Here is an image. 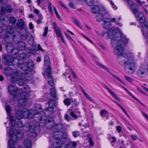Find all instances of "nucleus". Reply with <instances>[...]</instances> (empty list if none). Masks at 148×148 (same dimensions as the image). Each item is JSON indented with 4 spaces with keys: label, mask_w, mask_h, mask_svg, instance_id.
<instances>
[{
    "label": "nucleus",
    "mask_w": 148,
    "mask_h": 148,
    "mask_svg": "<svg viewBox=\"0 0 148 148\" xmlns=\"http://www.w3.org/2000/svg\"><path fill=\"white\" fill-rule=\"evenodd\" d=\"M9 20L10 23L13 24H14L16 21V18L13 16L10 17Z\"/></svg>",
    "instance_id": "a19ab883"
},
{
    "label": "nucleus",
    "mask_w": 148,
    "mask_h": 148,
    "mask_svg": "<svg viewBox=\"0 0 148 148\" xmlns=\"http://www.w3.org/2000/svg\"><path fill=\"white\" fill-rule=\"evenodd\" d=\"M4 58L6 59L7 61L10 62L9 64H12L15 68L19 67L23 71H32L34 67V64L33 62L31 60H29L27 63L24 62L22 63L20 65L19 64V60L16 58H14V63L12 62L11 57L8 55H5Z\"/></svg>",
    "instance_id": "20e7f679"
},
{
    "label": "nucleus",
    "mask_w": 148,
    "mask_h": 148,
    "mask_svg": "<svg viewBox=\"0 0 148 148\" xmlns=\"http://www.w3.org/2000/svg\"><path fill=\"white\" fill-rule=\"evenodd\" d=\"M4 74L7 76H10V80L12 83L18 82V84L20 86L25 83L27 80L29 79L23 77L21 72L18 70L12 69L9 67H7L4 69Z\"/></svg>",
    "instance_id": "f03ea898"
},
{
    "label": "nucleus",
    "mask_w": 148,
    "mask_h": 148,
    "mask_svg": "<svg viewBox=\"0 0 148 148\" xmlns=\"http://www.w3.org/2000/svg\"><path fill=\"white\" fill-rule=\"evenodd\" d=\"M107 34L106 39L108 40L110 39H111V43L112 40L118 41V42H121V38L125 37H122L120 32V30L118 27L110 28L109 29L107 32H103L101 36L103 37L104 35Z\"/></svg>",
    "instance_id": "423d86ee"
},
{
    "label": "nucleus",
    "mask_w": 148,
    "mask_h": 148,
    "mask_svg": "<svg viewBox=\"0 0 148 148\" xmlns=\"http://www.w3.org/2000/svg\"><path fill=\"white\" fill-rule=\"evenodd\" d=\"M115 103L117 104L118 106L121 108V109L123 110V111L124 112L125 114L127 115V116L129 118H130V117L128 114L127 113L125 110V109L119 104L118 103H117L116 102H115Z\"/></svg>",
    "instance_id": "c03bdc74"
},
{
    "label": "nucleus",
    "mask_w": 148,
    "mask_h": 148,
    "mask_svg": "<svg viewBox=\"0 0 148 148\" xmlns=\"http://www.w3.org/2000/svg\"><path fill=\"white\" fill-rule=\"evenodd\" d=\"M8 89L10 94L12 95L14 98L19 95L22 92L21 89L16 87L15 86L11 84L8 86Z\"/></svg>",
    "instance_id": "ddd939ff"
},
{
    "label": "nucleus",
    "mask_w": 148,
    "mask_h": 148,
    "mask_svg": "<svg viewBox=\"0 0 148 148\" xmlns=\"http://www.w3.org/2000/svg\"><path fill=\"white\" fill-rule=\"evenodd\" d=\"M137 73L141 77L148 76V63H141L138 68Z\"/></svg>",
    "instance_id": "9b49d317"
},
{
    "label": "nucleus",
    "mask_w": 148,
    "mask_h": 148,
    "mask_svg": "<svg viewBox=\"0 0 148 148\" xmlns=\"http://www.w3.org/2000/svg\"><path fill=\"white\" fill-rule=\"evenodd\" d=\"M4 39L5 41L7 43V45H6V49L7 52L8 53H12V55L10 56L7 54H4L3 56V58L5 60L7 64L8 65H10L11 64H9L10 62L7 61L6 59L4 58V56L5 55H7L10 56L11 57L12 62H13L14 63L15 62L14 61V58H16V57H17L16 55L18 52V50L17 49L14 48L13 45H12L11 42H8V40L11 39V38H9V36H7L6 37H5Z\"/></svg>",
    "instance_id": "0eeeda50"
},
{
    "label": "nucleus",
    "mask_w": 148,
    "mask_h": 148,
    "mask_svg": "<svg viewBox=\"0 0 148 148\" xmlns=\"http://www.w3.org/2000/svg\"><path fill=\"white\" fill-rule=\"evenodd\" d=\"M125 78L129 82H131L133 81L132 79L131 78L126 76H125Z\"/></svg>",
    "instance_id": "bf43d9fd"
},
{
    "label": "nucleus",
    "mask_w": 148,
    "mask_h": 148,
    "mask_svg": "<svg viewBox=\"0 0 148 148\" xmlns=\"http://www.w3.org/2000/svg\"><path fill=\"white\" fill-rule=\"evenodd\" d=\"M121 20V18L120 16L118 18H113L110 19L107 18H103V27L105 29H108L111 25V22L115 23L116 25L120 27L123 26V24L119 22Z\"/></svg>",
    "instance_id": "9d476101"
},
{
    "label": "nucleus",
    "mask_w": 148,
    "mask_h": 148,
    "mask_svg": "<svg viewBox=\"0 0 148 148\" xmlns=\"http://www.w3.org/2000/svg\"><path fill=\"white\" fill-rule=\"evenodd\" d=\"M29 114L30 115V116H32V118H25L27 119H32L33 118H35V117H36V119H35V120L36 121V123H34L33 122L32 123H29V122H28V123H29L30 124H31V125L32 126V125H33L34 124L35 125H36L37 123H38V122L39 123V118H40V117H41L40 116V114H39L38 113H36L35 111L34 110H33L32 109L30 110H28V113L27 114V115ZM27 122L25 123V126H26L29 130V131H30L29 130V128L28 126V125H27L26 124V123ZM35 123H36V122H35Z\"/></svg>",
    "instance_id": "f8f14e48"
},
{
    "label": "nucleus",
    "mask_w": 148,
    "mask_h": 148,
    "mask_svg": "<svg viewBox=\"0 0 148 148\" xmlns=\"http://www.w3.org/2000/svg\"><path fill=\"white\" fill-rule=\"evenodd\" d=\"M53 28L55 30L56 29H58V28H59L58 27L57 24L55 22H53Z\"/></svg>",
    "instance_id": "69168bd1"
},
{
    "label": "nucleus",
    "mask_w": 148,
    "mask_h": 148,
    "mask_svg": "<svg viewBox=\"0 0 148 148\" xmlns=\"http://www.w3.org/2000/svg\"><path fill=\"white\" fill-rule=\"evenodd\" d=\"M63 102L66 106H69L71 104V100L69 98H66L64 99Z\"/></svg>",
    "instance_id": "ea45409f"
},
{
    "label": "nucleus",
    "mask_w": 148,
    "mask_h": 148,
    "mask_svg": "<svg viewBox=\"0 0 148 148\" xmlns=\"http://www.w3.org/2000/svg\"><path fill=\"white\" fill-rule=\"evenodd\" d=\"M35 108V111L36 113H37L39 114H40V112L42 111V106L40 104H36L34 107Z\"/></svg>",
    "instance_id": "c85d7f7f"
},
{
    "label": "nucleus",
    "mask_w": 148,
    "mask_h": 148,
    "mask_svg": "<svg viewBox=\"0 0 148 148\" xmlns=\"http://www.w3.org/2000/svg\"><path fill=\"white\" fill-rule=\"evenodd\" d=\"M16 116L17 119H20L23 118H32L29 114L27 115L28 113V109L26 108H24L22 110H19L15 111Z\"/></svg>",
    "instance_id": "4468645a"
},
{
    "label": "nucleus",
    "mask_w": 148,
    "mask_h": 148,
    "mask_svg": "<svg viewBox=\"0 0 148 148\" xmlns=\"http://www.w3.org/2000/svg\"><path fill=\"white\" fill-rule=\"evenodd\" d=\"M64 34L68 39L71 41H74V40L68 34L66 33H64Z\"/></svg>",
    "instance_id": "052dcab7"
},
{
    "label": "nucleus",
    "mask_w": 148,
    "mask_h": 148,
    "mask_svg": "<svg viewBox=\"0 0 148 148\" xmlns=\"http://www.w3.org/2000/svg\"><path fill=\"white\" fill-rule=\"evenodd\" d=\"M69 5L70 7L74 9L75 8V5L72 3H70L69 4Z\"/></svg>",
    "instance_id": "774afa93"
},
{
    "label": "nucleus",
    "mask_w": 148,
    "mask_h": 148,
    "mask_svg": "<svg viewBox=\"0 0 148 148\" xmlns=\"http://www.w3.org/2000/svg\"><path fill=\"white\" fill-rule=\"evenodd\" d=\"M47 2L48 4L47 8L49 12L51 15H52L53 14V10L52 7V4L48 0H47Z\"/></svg>",
    "instance_id": "72a5a7b5"
},
{
    "label": "nucleus",
    "mask_w": 148,
    "mask_h": 148,
    "mask_svg": "<svg viewBox=\"0 0 148 148\" xmlns=\"http://www.w3.org/2000/svg\"><path fill=\"white\" fill-rule=\"evenodd\" d=\"M24 148H30L31 146V142L29 139L25 140L24 142Z\"/></svg>",
    "instance_id": "2f4dec72"
},
{
    "label": "nucleus",
    "mask_w": 148,
    "mask_h": 148,
    "mask_svg": "<svg viewBox=\"0 0 148 148\" xmlns=\"http://www.w3.org/2000/svg\"><path fill=\"white\" fill-rule=\"evenodd\" d=\"M48 103L49 106L48 107L54 109L56 106L55 102L54 100L52 99H50Z\"/></svg>",
    "instance_id": "473e14b6"
},
{
    "label": "nucleus",
    "mask_w": 148,
    "mask_h": 148,
    "mask_svg": "<svg viewBox=\"0 0 148 148\" xmlns=\"http://www.w3.org/2000/svg\"><path fill=\"white\" fill-rule=\"evenodd\" d=\"M115 103L117 104L118 106L121 108V109L123 110V111L124 112L125 114L127 115V116L129 118H130V117L128 114L127 113L125 110V109L119 104L118 103H117L116 102H115Z\"/></svg>",
    "instance_id": "09e8293b"
},
{
    "label": "nucleus",
    "mask_w": 148,
    "mask_h": 148,
    "mask_svg": "<svg viewBox=\"0 0 148 148\" xmlns=\"http://www.w3.org/2000/svg\"><path fill=\"white\" fill-rule=\"evenodd\" d=\"M18 51L17 52V53H18ZM17 55H16V56H17V57H16V58L18 59V60L19 59L21 60H23L25 58L26 56V55L25 53H21L20 55H19L18 56L19 58H18V56H17Z\"/></svg>",
    "instance_id": "c9c22d12"
},
{
    "label": "nucleus",
    "mask_w": 148,
    "mask_h": 148,
    "mask_svg": "<svg viewBox=\"0 0 148 148\" xmlns=\"http://www.w3.org/2000/svg\"><path fill=\"white\" fill-rule=\"evenodd\" d=\"M9 136L11 138L9 141V148H16L17 147V145L16 144L17 140H21L23 137L22 132L20 130H14L11 127L10 129ZM18 148H22V147L20 146Z\"/></svg>",
    "instance_id": "39448f33"
},
{
    "label": "nucleus",
    "mask_w": 148,
    "mask_h": 148,
    "mask_svg": "<svg viewBox=\"0 0 148 148\" xmlns=\"http://www.w3.org/2000/svg\"><path fill=\"white\" fill-rule=\"evenodd\" d=\"M53 138L54 139L53 144V148H61L64 145V143L60 140L58 139L59 137L58 135L53 136Z\"/></svg>",
    "instance_id": "dca6fc26"
},
{
    "label": "nucleus",
    "mask_w": 148,
    "mask_h": 148,
    "mask_svg": "<svg viewBox=\"0 0 148 148\" xmlns=\"http://www.w3.org/2000/svg\"><path fill=\"white\" fill-rule=\"evenodd\" d=\"M6 31L9 34H13V37L14 36H16L17 35L18 36L21 34L17 32H15V34H14V29L13 28L10 26H7L6 28ZM13 37H12L13 38Z\"/></svg>",
    "instance_id": "5701e85b"
},
{
    "label": "nucleus",
    "mask_w": 148,
    "mask_h": 148,
    "mask_svg": "<svg viewBox=\"0 0 148 148\" xmlns=\"http://www.w3.org/2000/svg\"><path fill=\"white\" fill-rule=\"evenodd\" d=\"M121 42L112 40L111 45L114 48V53L117 56V61L121 64H125L124 69L125 72L128 74L133 73L136 68V63L132 58L128 57L124 52L123 47L128 42V39L125 37L121 38Z\"/></svg>",
    "instance_id": "f257e3e1"
},
{
    "label": "nucleus",
    "mask_w": 148,
    "mask_h": 148,
    "mask_svg": "<svg viewBox=\"0 0 148 148\" xmlns=\"http://www.w3.org/2000/svg\"><path fill=\"white\" fill-rule=\"evenodd\" d=\"M56 36L57 37H62L63 36L62 34V32L61 29L60 28H58L55 30Z\"/></svg>",
    "instance_id": "f704fd0d"
},
{
    "label": "nucleus",
    "mask_w": 148,
    "mask_h": 148,
    "mask_svg": "<svg viewBox=\"0 0 148 148\" xmlns=\"http://www.w3.org/2000/svg\"><path fill=\"white\" fill-rule=\"evenodd\" d=\"M132 139L133 141H135L137 139H139L138 137L136 134H132L130 136Z\"/></svg>",
    "instance_id": "5fc2aeb1"
},
{
    "label": "nucleus",
    "mask_w": 148,
    "mask_h": 148,
    "mask_svg": "<svg viewBox=\"0 0 148 148\" xmlns=\"http://www.w3.org/2000/svg\"><path fill=\"white\" fill-rule=\"evenodd\" d=\"M5 110L9 117L10 123L12 127H14L15 125L16 121L15 118L12 116L10 112L12 110L10 107L8 105H6Z\"/></svg>",
    "instance_id": "f3484780"
},
{
    "label": "nucleus",
    "mask_w": 148,
    "mask_h": 148,
    "mask_svg": "<svg viewBox=\"0 0 148 148\" xmlns=\"http://www.w3.org/2000/svg\"><path fill=\"white\" fill-rule=\"evenodd\" d=\"M31 91L30 88L27 85L25 86L23 88V91H22V92L21 93V97L23 96H25L27 97V94L29 93Z\"/></svg>",
    "instance_id": "b1692460"
},
{
    "label": "nucleus",
    "mask_w": 148,
    "mask_h": 148,
    "mask_svg": "<svg viewBox=\"0 0 148 148\" xmlns=\"http://www.w3.org/2000/svg\"><path fill=\"white\" fill-rule=\"evenodd\" d=\"M65 119L68 121H69L71 120L70 116L68 114H65L64 116Z\"/></svg>",
    "instance_id": "338daca9"
},
{
    "label": "nucleus",
    "mask_w": 148,
    "mask_h": 148,
    "mask_svg": "<svg viewBox=\"0 0 148 148\" xmlns=\"http://www.w3.org/2000/svg\"><path fill=\"white\" fill-rule=\"evenodd\" d=\"M16 125L18 128H21L23 127V122L21 120H18L16 123Z\"/></svg>",
    "instance_id": "37998d69"
},
{
    "label": "nucleus",
    "mask_w": 148,
    "mask_h": 148,
    "mask_svg": "<svg viewBox=\"0 0 148 148\" xmlns=\"http://www.w3.org/2000/svg\"><path fill=\"white\" fill-rule=\"evenodd\" d=\"M104 87L108 90L110 94L115 99L118 101H119L120 100L119 97L107 86H105Z\"/></svg>",
    "instance_id": "bb28decb"
},
{
    "label": "nucleus",
    "mask_w": 148,
    "mask_h": 148,
    "mask_svg": "<svg viewBox=\"0 0 148 148\" xmlns=\"http://www.w3.org/2000/svg\"><path fill=\"white\" fill-rule=\"evenodd\" d=\"M130 9L132 13L134 14L137 20L140 24H141V25H140L141 28L142 26H145L146 23H148L145 22V17L142 12H140L138 14L139 8L136 5H134V6L130 7Z\"/></svg>",
    "instance_id": "1a4fd4ad"
},
{
    "label": "nucleus",
    "mask_w": 148,
    "mask_h": 148,
    "mask_svg": "<svg viewBox=\"0 0 148 148\" xmlns=\"http://www.w3.org/2000/svg\"><path fill=\"white\" fill-rule=\"evenodd\" d=\"M127 2L129 5V7L130 8V7H131L134 6V5H136V4L134 3L132 0H126Z\"/></svg>",
    "instance_id": "603ef678"
},
{
    "label": "nucleus",
    "mask_w": 148,
    "mask_h": 148,
    "mask_svg": "<svg viewBox=\"0 0 148 148\" xmlns=\"http://www.w3.org/2000/svg\"><path fill=\"white\" fill-rule=\"evenodd\" d=\"M21 38L18 37L19 36L17 35L16 36H14L12 39L13 41L17 44V49L19 50H24L26 48V44L24 42L18 40L20 39L23 40H25L27 36V32L26 30L25 29L23 31L22 33L20 34Z\"/></svg>",
    "instance_id": "6e6552de"
},
{
    "label": "nucleus",
    "mask_w": 148,
    "mask_h": 148,
    "mask_svg": "<svg viewBox=\"0 0 148 148\" xmlns=\"http://www.w3.org/2000/svg\"><path fill=\"white\" fill-rule=\"evenodd\" d=\"M51 71L50 67L48 66L46 70V73L48 77H51Z\"/></svg>",
    "instance_id": "58836bf2"
},
{
    "label": "nucleus",
    "mask_w": 148,
    "mask_h": 148,
    "mask_svg": "<svg viewBox=\"0 0 148 148\" xmlns=\"http://www.w3.org/2000/svg\"><path fill=\"white\" fill-rule=\"evenodd\" d=\"M95 64L99 66V67L106 71L114 77L119 81L121 83L123 84H124V82H123L119 77L113 74L110 72L109 69L107 67L98 62H96Z\"/></svg>",
    "instance_id": "2eb2a0df"
},
{
    "label": "nucleus",
    "mask_w": 148,
    "mask_h": 148,
    "mask_svg": "<svg viewBox=\"0 0 148 148\" xmlns=\"http://www.w3.org/2000/svg\"><path fill=\"white\" fill-rule=\"evenodd\" d=\"M27 100V97L26 96H23L18 101V106L20 107L25 106L26 104Z\"/></svg>",
    "instance_id": "412c9836"
},
{
    "label": "nucleus",
    "mask_w": 148,
    "mask_h": 148,
    "mask_svg": "<svg viewBox=\"0 0 148 148\" xmlns=\"http://www.w3.org/2000/svg\"><path fill=\"white\" fill-rule=\"evenodd\" d=\"M115 103L117 104L118 106L121 108V109L123 110V111L124 112L125 114L127 115V116L129 118H130V117L128 114L127 113L125 110V109L119 104L118 103H117L116 102H115Z\"/></svg>",
    "instance_id": "a18cd8bd"
},
{
    "label": "nucleus",
    "mask_w": 148,
    "mask_h": 148,
    "mask_svg": "<svg viewBox=\"0 0 148 148\" xmlns=\"http://www.w3.org/2000/svg\"><path fill=\"white\" fill-rule=\"evenodd\" d=\"M50 64V60L49 56L47 55L45 56V64L47 66H49Z\"/></svg>",
    "instance_id": "4c0bfd02"
},
{
    "label": "nucleus",
    "mask_w": 148,
    "mask_h": 148,
    "mask_svg": "<svg viewBox=\"0 0 148 148\" xmlns=\"http://www.w3.org/2000/svg\"><path fill=\"white\" fill-rule=\"evenodd\" d=\"M39 123H37L36 125L34 124L33 125H31V124L27 122L26 124L29 125L28 126L29 128L30 132L32 133V135L34 137H36L37 136L38 133L39 132V127L45 126L48 129L51 128L54 125V121L52 118H49L45 119H42V118L40 117L39 118Z\"/></svg>",
    "instance_id": "7ed1b4c3"
},
{
    "label": "nucleus",
    "mask_w": 148,
    "mask_h": 148,
    "mask_svg": "<svg viewBox=\"0 0 148 148\" xmlns=\"http://www.w3.org/2000/svg\"><path fill=\"white\" fill-rule=\"evenodd\" d=\"M103 9L104 8H101L97 5H94L92 7L91 11L93 13L97 14L99 13V11L101 12V10H103Z\"/></svg>",
    "instance_id": "393cba45"
},
{
    "label": "nucleus",
    "mask_w": 148,
    "mask_h": 148,
    "mask_svg": "<svg viewBox=\"0 0 148 148\" xmlns=\"http://www.w3.org/2000/svg\"><path fill=\"white\" fill-rule=\"evenodd\" d=\"M1 8V7L0 8ZM0 11V13L1 14H3L5 12L7 13H10L13 11V9L8 4H6L5 7H1Z\"/></svg>",
    "instance_id": "6ab92c4d"
},
{
    "label": "nucleus",
    "mask_w": 148,
    "mask_h": 148,
    "mask_svg": "<svg viewBox=\"0 0 148 148\" xmlns=\"http://www.w3.org/2000/svg\"><path fill=\"white\" fill-rule=\"evenodd\" d=\"M73 22L76 25L78 26H79V21L76 19H73Z\"/></svg>",
    "instance_id": "e2e57ef3"
},
{
    "label": "nucleus",
    "mask_w": 148,
    "mask_h": 148,
    "mask_svg": "<svg viewBox=\"0 0 148 148\" xmlns=\"http://www.w3.org/2000/svg\"><path fill=\"white\" fill-rule=\"evenodd\" d=\"M115 103L117 104L118 106L121 108V109L123 110V111L124 112L125 114L127 115V116L129 118H130V117L128 114L127 113L125 110V109L119 104L118 103H117L116 102H115Z\"/></svg>",
    "instance_id": "49530a36"
},
{
    "label": "nucleus",
    "mask_w": 148,
    "mask_h": 148,
    "mask_svg": "<svg viewBox=\"0 0 148 148\" xmlns=\"http://www.w3.org/2000/svg\"><path fill=\"white\" fill-rule=\"evenodd\" d=\"M57 90L54 87L51 88L50 89V94L51 96L54 98H56L57 96Z\"/></svg>",
    "instance_id": "cd10ccee"
},
{
    "label": "nucleus",
    "mask_w": 148,
    "mask_h": 148,
    "mask_svg": "<svg viewBox=\"0 0 148 148\" xmlns=\"http://www.w3.org/2000/svg\"><path fill=\"white\" fill-rule=\"evenodd\" d=\"M106 13V11L105 9H103V10L101 11L100 13L96 16V20L97 22H101L103 20V15Z\"/></svg>",
    "instance_id": "4be33fe9"
},
{
    "label": "nucleus",
    "mask_w": 148,
    "mask_h": 148,
    "mask_svg": "<svg viewBox=\"0 0 148 148\" xmlns=\"http://www.w3.org/2000/svg\"><path fill=\"white\" fill-rule=\"evenodd\" d=\"M84 1H85L87 5L89 6H92L94 3V0H85Z\"/></svg>",
    "instance_id": "3c124183"
},
{
    "label": "nucleus",
    "mask_w": 148,
    "mask_h": 148,
    "mask_svg": "<svg viewBox=\"0 0 148 148\" xmlns=\"http://www.w3.org/2000/svg\"><path fill=\"white\" fill-rule=\"evenodd\" d=\"M123 88L125 90H126V91L128 92V93L129 94V95L133 98L136 101H138L139 103H140L141 104L143 105V106H145L140 101H139L135 97H134L132 94L126 88H125V87L123 86Z\"/></svg>",
    "instance_id": "e433bc0d"
},
{
    "label": "nucleus",
    "mask_w": 148,
    "mask_h": 148,
    "mask_svg": "<svg viewBox=\"0 0 148 148\" xmlns=\"http://www.w3.org/2000/svg\"><path fill=\"white\" fill-rule=\"evenodd\" d=\"M54 112V109L47 107L44 109L42 113L44 116L47 117L49 116Z\"/></svg>",
    "instance_id": "aec40b11"
},
{
    "label": "nucleus",
    "mask_w": 148,
    "mask_h": 148,
    "mask_svg": "<svg viewBox=\"0 0 148 148\" xmlns=\"http://www.w3.org/2000/svg\"><path fill=\"white\" fill-rule=\"evenodd\" d=\"M48 27H46L45 28L44 31V32L43 35L44 36H46L48 32Z\"/></svg>",
    "instance_id": "13d9d810"
},
{
    "label": "nucleus",
    "mask_w": 148,
    "mask_h": 148,
    "mask_svg": "<svg viewBox=\"0 0 148 148\" xmlns=\"http://www.w3.org/2000/svg\"><path fill=\"white\" fill-rule=\"evenodd\" d=\"M115 103L117 104L118 106L121 108V109L123 110V111L124 112L125 114L127 115V116L129 118H130V117L128 114L127 113L125 110V109L119 104L118 103H117L116 102H115Z\"/></svg>",
    "instance_id": "8fccbe9b"
},
{
    "label": "nucleus",
    "mask_w": 148,
    "mask_h": 148,
    "mask_svg": "<svg viewBox=\"0 0 148 148\" xmlns=\"http://www.w3.org/2000/svg\"><path fill=\"white\" fill-rule=\"evenodd\" d=\"M70 70L71 72V74L75 78H76L77 77V75L73 71V70L71 69L70 68Z\"/></svg>",
    "instance_id": "0e129e2a"
},
{
    "label": "nucleus",
    "mask_w": 148,
    "mask_h": 148,
    "mask_svg": "<svg viewBox=\"0 0 148 148\" xmlns=\"http://www.w3.org/2000/svg\"><path fill=\"white\" fill-rule=\"evenodd\" d=\"M28 43L31 45H32L33 47L31 49H29V51L28 52L29 53H31L33 55L36 54V47L34 45V40L33 38H31L28 41Z\"/></svg>",
    "instance_id": "a211bd4d"
},
{
    "label": "nucleus",
    "mask_w": 148,
    "mask_h": 148,
    "mask_svg": "<svg viewBox=\"0 0 148 148\" xmlns=\"http://www.w3.org/2000/svg\"><path fill=\"white\" fill-rule=\"evenodd\" d=\"M70 115L71 116H72L75 119H77V116L73 112H71L70 113Z\"/></svg>",
    "instance_id": "680f3d73"
},
{
    "label": "nucleus",
    "mask_w": 148,
    "mask_h": 148,
    "mask_svg": "<svg viewBox=\"0 0 148 148\" xmlns=\"http://www.w3.org/2000/svg\"><path fill=\"white\" fill-rule=\"evenodd\" d=\"M49 78H50V80H48V84L51 86H52L54 84L53 79L51 77Z\"/></svg>",
    "instance_id": "6e6d98bb"
},
{
    "label": "nucleus",
    "mask_w": 148,
    "mask_h": 148,
    "mask_svg": "<svg viewBox=\"0 0 148 148\" xmlns=\"http://www.w3.org/2000/svg\"><path fill=\"white\" fill-rule=\"evenodd\" d=\"M80 88L85 96L89 101L92 102H94V100L92 98L89 96V95L86 93L84 90H83L82 88L81 87H80Z\"/></svg>",
    "instance_id": "7c9ffc66"
},
{
    "label": "nucleus",
    "mask_w": 148,
    "mask_h": 148,
    "mask_svg": "<svg viewBox=\"0 0 148 148\" xmlns=\"http://www.w3.org/2000/svg\"><path fill=\"white\" fill-rule=\"evenodd\" d=\"M141 113L142 116L148 122V115L143 112H142Z\"/></svg>",
    "instance_id": "4d7b16f0"
},
{
    "label": "nucleus",
    "mask_w": 148,
    "mask_h": 148,
    "mask_svg": "<svg viewBox=\"0 0 148 148\" xmlns=\"http://www.w3.org/2000/svg\"><path fill=\"white\" fill-rule=\"evenodd\" d=\"M53 8L54 9V12L55 13L56 16L57 17L60 21L62 20V19L61 17L60 16L59 14H58V12L57 11V9L54 6H53Z\"/></svg>",
    "instance_id": "79ce46f5"
},
{
    "label": "nucleus",
    "mask_w": 148,
    "mask_h": 148,
    "mask_svg": "<svg viewBox=\"0 0 148 148\" xmlns=\"http://www.w3.org/2000/svg\"><path fill=\"white\" fill-rule=\"evenodd\" d=\"M16 26L20 29H24L25 27V23L24 21L22 19H18L16 23Z\"/></svg>",
    "instance_id": "a878e982"
},
{
    "label": "nucleus",
    "mask_w": 148,
    "mask_h": 148,
    "mask_svg": "<svg viewBox=\"0 0 148 148\" xmlns=\"http://www.w3.org/2000/svg\"><path fill=\"white\" fill-rule=\"evenodd\" d=\"M115 103L117 104L118 106L121 108V109L123 110V111L124 112L125 114L127 115V116L129 118H130V117L128 114L127 113L125 110V109L119 104L118 103H117L116 102H115Z\"/></svg>",
    "instance_id": "de8ad7c7"
},
{
    "label": "nucleus",
    "mask_w": 148,
    "mask_h": 148,
    "mask_svg": "<svg viewBox=\"0 0 148 148\" xmlns=\"http://www.w3.org/2000/svg\"><path fill=\"white\" fill-rule=\"evenodd\" d=\"M100 115L103 117H106V119L108 120L109 118L108 114L107 111L105 110H101L100 112Z\"/></svg>",
    "instance_id": "c756f323"
},
{
    "label": "nucleus",
    "mask_w": 148,
    "mask_h": 148,
    "mask_svg": "<svg viewBox=\"0 0 148 148\" xmlns=\"http://www.w3.org/2000/svg\"><path fill=\"white\" fill-rule=\"evenodd\" d=\"M72 134L73 136L75 138H76L79 136V132L77 131H75L72 132Z\"/></svg>",
    "instance_id": "864d4df0"
}]
</instances>
